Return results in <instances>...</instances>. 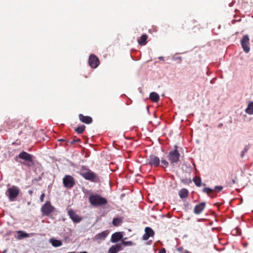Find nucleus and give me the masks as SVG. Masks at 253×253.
Returning a JSON list of instances; mask_svg holds the SVG:
<instances>
[{
	"label": "nucleus",
	"instance_id": "nucleus-24",
	"mask_svg": "<svg viewBox=\"0 0 253 253\" xmlns=\"http://www.w3.org/2000/svg\"><path fill=\"white\" fill-rule=\"evenodd\" d=\"M193 181L197 186L200 187L201 186L202 181L200 177L195 176L193 178Z\"/></svg>",
	"mask_w": 253,
	"mask_h": 253
},
{
	"label": "nucleus",
	"instance_id": "nucleus-19",
	"mask_svg": "<svg viewBox=\"0 0 253 253\" xmlns=\"http://www.w3.org/2000/svg\"><path fill=\"white\" fill-rule=\"evenodd\" d=\"M49 243L54 247H58L62 245V242L60 240H56L54 238L49 239Z\"/></svg>",
	"mask_w": 253,
	"mask_h": 253
},
{
	"label": "nucleus",
	"instance_id": "nucleus-3",
	"mask_svg": "<svg viewBox=\"0 0 253 253\" xmlns=\"http://www.w3.org/2000/svg\"><path fill=\"white\" fill-rule=\"evenodd\" d=\"M80 173L85 179L91 181L95 182L98 179L96 173L84 167H82L80 170Z\"/></svg>",
	"mask_w": 253,
	"mask_h": 253
},
{
	"label": "nucleus",
	"instance_id": "nucleus-36",
	"mask_svg": "<svg viewBox=\"0 0 253 253\" xmlns=\"http://www.w3.org/2000/svg\"><path fill=\"white\" fill-rule=\"evenodd\" d=\"M80 253H88L87 252L84 251V252H80Z\"/></svg>",
	"mask_w": 253,
	"mask_h": 253
},
{
	"label": "nucleus",
	"instance_id": "nucleus-10",
	"mask_svg": "<svg viewBox=\"0 0 253 253\" xmlns=\"http://www.w3.org/2000/svg\"><path fill=\"white\" fill-rule=\"evenodd\" d=\"M88 63L91 68H95L99 65V60L95 55L92 54L89 56Z\"/></svg>",
	"mask_w": 253,
	"mask_h": 253
},
{
	"label": "nucleus",
	"instance_id": "nucleus-22",
	"mask_svg": "<svg viewBox=\"0 0 253 253\" xmlns=\"http://www.w3.org/2000/svg\"><path fill=\"white\" fill-rule=\"evenodd\" d=\"M188 191L185 188L181 189L179 192V196L181 199L186 198L188 196Z\"/></svg>",
	"mask_w": 253,
	"mask_h": 253
},
{
	"label": "nucleus",
	"instance_id": "nucleus-4",
	"mask_svg": "<svg viewBox=\"0 0 253 253\" xmlns=\"http://www.w3.org/2000/svg\"><path fill=\"white\" fill-rule=\"evenodd\" d=\"M177 148L178 147L175 145L174 149L170 151L167 156V158L171 165L177 163L179 161L180 155L177 150Z\"/></svg>",
	"mask_w": 253,
	"mask_h": 253
},
{
	"label": "nucleus",
	"instance_id": "nucleus-34",
	"mask_svg": "<svg viewBox=\"0 0 253 253\" xmlns=\"http://www.w3.org/2000/svg\"><path fill=\"white\" fill-rule=\"evenodd\" d=\"M159 58L161 60H164V57H160Z\"/></svg>",
	"mask_w": 253,
	"mask_h": 253
},
{
	"label": "nucleus",
	"instance_id": "nucleus-7",
	"mask_svg": "<svg viewBox=\"0 0 253 253\" xmlns=\"http://www.w3.org/2000/svg\"><path fill=\"white\" fill-rule=\"evenodd\" d=\"M147 163L151 167H158L160 165V160L158 156L151 155L147 160Z\"/></svg>",
	"mask_w": 253,
	"mask_h": 253
},
{
	"label": "nucleus",
	"instance_id": "nucleus-28",
	"mask_svg": "<svg viewBox=\"0 0 253 253\" xmlns=\"http://www.w3.org/2000/svg\"><path fill=\"white\" fill-rule=\"evenodd\" d=\"M203 191L205 193H207L208 194H210L211 193H214L213 189H212L209 187H205L203 189Z\"/></svg>",
	"mask_w": 253,
	"mask_h": 253
},
{
	"label": "nucleus",
	"instance_id": "nucleus-8",
	"mask_svg": "<svg viewBox=\"0 0 253 253\" xmlns=\"http://www.w3.org/2000/svg\"><path fill=\"white\" fill-rule=\"evenodd\" d=\"M64 186L68 188H72L75 184L74 178L71 175H66L63 179Z\"/></svg>",
	"mask_w": 253,
	"mask_h": 253
},
{
	"label": "nucleus",
	"instance_id": "nucleus-17",
	"mask_svg": "<svg viewBox=\"0 0 253 253\" xmlns=\"http://www.w3.org/2000/svg\"><path fill=\"white\" fill-rule=\"evenodd\" d=\"M123 237V234L121 232H116L112 234L111 241L112 243H117L120 241Z\"/></svg>",
	"mask_w": 253,
	"mask_h": 253
},
{
	"label": "nucleus",
	"instance_id": "nucleus-20",
	"mask_svg": "<svg viewBox=\"0 0 253 253\" xmlns=\"http://www.w3.org/2000/svg\"><path fill=\"white\" fill-rule=\"evenodd\" d=\"M149 98L153 102H158L160 99L158 94L155 92H152L150 94Z\"/></svg>",
	"mask_w": 253,
	"mask_h": 253
},
{
	"label": "nucleus",
	"instance_id": "nucleus-12",
	"mask_svg": "<svg viewBox=\"0 0 253 253\" xmlns=\"http://www.w3.org/2000/svg\"><path fill=\"white\" fill-rule=\"evenodd\" d=\"M123 250L122 244H117L111 246L107 253H118L119 252Z\"/></svg>",
	"mask_w": 253,
	"mask_h": 253
},
{
	"label": "nucleus",
	"instance_id": "nucleus-15",
	"mask_svg": "<svg viewBox=\"0 0 253 253\" xmlns=\"http://www.w3.org/2000/svg\"><path fill=\"white\" fill-rule=\"evenodd\" d=\"M205 207L206 204L204 202L197 205L194 209V212L196 214L201 213L205 208Z\"/></svg>",
	"mask_w": 253,
	"mask_h": 253
},
{
	"label": "nucleus",
	"instance_id": "nucleus-14",
	"mask_svg": "<svg viewBox=\"0 0 253 253\" xmlns=\"http://www.w3.org/2000/svg\"><path fill=\"white\" fill-rule=\"evenodd\" d=\"M109 233V232L108 230L102 231V232L96 234L95 236L94 239L95 241L104 240L107 237Z\"/></svg>",
	"mask_w": 253,
	"mask_h": 253
},
{
	"label": "nucleus",
	"instance_id": "nucleus-2",
	"mask_svg": "<svg viewBox=\"0 0 253 253\" xmlns=\"http://www.w3.org/2000/svg\"><path fill=\"white\" fill-rule=\"evenodd\" d=\"M33 156L25 151H22L15 158V160L18 161V159L24 160V162L19 161L20 163L28 167H31L33 164Z\"/></svg>",
	"mask_w": 253,
	"mask_h": 253
},
{
	"label": "nucleus",
	"instance_id": "nucleus-23",
	"mask_svg": "<svg viewBox=\"0 0 253 253\" xmlns=\"http://www.w3.org/2000/svg\"><path fill=\"white\" fill-rule=\"evenodd\" d=\"M147 36L145 34L142 35L140 39L138 40V42L140 45H145L146 43Z\"/></svg>",
	"mask_w": 253,
	"mask_h": 253
},
{
	"label": "nucleus",
	"instance_id": "nucleus-5",
	"mask_svg": "<svg viewBox=\"0 0 253 253\" xmlns=\"http://www.w3.org/2000/svg\"><path fill=\"white\" fill-rule=\"evenodd\" d=\"M20 192L19 188L16 186H12V187L8 188L6 191V194L8 197L9 200L11 202H13L16 200V199Z\"/></svg>",
	"mask_w": 253,
	"mask_h": 253
},
{
	"label": "nucleus",
	"instance_id": "nucleus-33",
	"mask_svg": "<svg viewBox=\"0 0 253 253\" xmlns=\"http://www.w3.org/2000/svg\"><path fill=\"white\" fill-rule=\"evenodd\" d=\"M166 250L165 248H162L161 249L159 252H158V253H166Z\"/></svg>",
	"mask_w": 253,
	"mask_h": 253
},
{
	"label": "nucleus",
	"instance_id": "nucleus-32",
	"mask_svg": "<svg viewBox=\"0 0 253 253\" xmlns=\"http://www.w3.org/2000/svg\"><path fill=\"white\" fill-rule=\"evenodd\" d=\"M45 197V195L44 193L42 194V195L40 196V200L42 202L44 200V198Z\"/></svg>",
	"mask_w": 253,
	"mask_h": 253
},
{
	"label": "nucleus",
	"instance_id": "nucleus-6",
	"mask_svg": "<svg viewBox=\"0 0 253 253\" xmlns=\"http://www.w3.org/2000/svg\"><path fill=\"white\" fill-rule=\"evenodd\" d=\"M54 210V208L50 204L49 201H47L42 207L41 211L43 215L48 216Z\"/></svg>",
	"mask_w": 253,
	"mask_h": 253
},
{
	"label": "nucleus",
	"instance_id": "nucleus-21",
	"mask_svg": "<svg viewBox=\"0 0 253 253\" xmlns=\"http://www.w3.org/2000/svg\"><path fill=\"white\" fill-rule=\"evenodd\" d=\"M245 112L249 115H253V102H250L248 105Z\"/></svg>",
	"mask_w": 253,
	"mask_h": 253
},
{
	"label": "nucleus",
	"instance_id": "nucleus-13",
	"mask_svg": "<svg viewBox=\"0 0 253 253\" xmlns=\"http://www.w3.org/2000/svg\"><path fill=\"white\" fill-rule=\"evenodd\" d=\"M154 235V232L152 228L147 227L145 229V234L143 235L142 239L144 240H147L150 237Z\"/></svg>",
	"mask_w": 253,
	"mask_h": 253
},
{
	"label": "nucleus",
	"instance_id": "nucleus-27",
	"mask_svg": "<svg viewBox=\"0 0 253 253\" xmlns=\"http://www.w3.org/2000/svg\"><path fill=\"white\" fill-rule=\"evenodd\" d=\"M161 162L162 168H166L169 166V162L166 160L162 159Z\"/></svg>",
	"mask_w": 253,
	"mask_h": 253
},
{
	"label": "nucleus",
	"instance_id": "nucleus-35",
	"mask_svg": "<svg viewBox=\"0 0 253 253\" xmlns=\"http://www.w3.org/2000/svg\"><path fill=\"white\" fill-rule=\"evenodd\" d=\"M74 141H77V142H78V141H80V139H76V140H74Z\"/></svg>",
	"mask_w": 253,
	"mask_h": 253
},
{
	"label": "nucleus",
	"instance_id": "nucleus-16",
	"mask_svg": "<svg viewBox=\"0 0 253 253\" xmlns=\"http://www.w3.org/2000/svg\"><path fill=\"white\" fill-rule=\"evenodd\" d=\"M16 233L18 235H17V236H16L15 237L18 240H22L24 238H29L30 237V235H34L33 233H31V234H28V233H26L25 232L21 231V230L17 231L16 232Z\"/></svg>",
	"mask_w": 253,
	"mask_h": 253
},
{
	"label": "nucleus",
	"instance_id": "nucleus-30",
	"mask_svg": "<svg viewBox=\"0 0 253 253\" xmlns=\"http://www.w3.org/2000/svg\"><path fill=\"white\" fill-rule=\"evenodd\" d=\"M223 189V187L222 186H216L214 187V189H213L214 190V192H220L221 191H222V190Z\"/></svg>",
	"mask_w": 253,
	"mask_h": 253
},
{
	"label": "nucleus",
	"instance_id": "nucleus-26",
	"mask_svg": "<svg viewBox=\"0 0 253 253\" xmlns=\"http://www.w3.org/2000/svg\"><path fill=\"white\" fill-rule=\"evenodd\" d=\"M85 129V126L84 125H82L81 126H78L75 129L76 131L80 134L82 133Z\"/></svg>",
	"mask_w": 253,
	"mask_h": 253
},
{
	"label": "nucleus",
	"instance_id": "nucleus-25",
	"mask_svg": "<svg viewBox=\"0 0 253 253\" xmlns=\"http://www.w3.org/2000/svg\"><path fill=\"white\" fill-rule=\"evenodd\" d=\"M122 219L120 218H114L113 222H112L113 224L116 226H118L120 225L122 223Z\"/></svg>",
	"mask_w": 253,
	"mask_h": 253
},
{
	"label": "nucleus",
	"instance_id": "nucleus-1",
	"mask_svg": "<svg viewBox=\"0 0 253 253\" xmlns=\"http://www.w3.org/2000/svg\"><path fill=\"white\" fill-rule=\"evenodd\" d=\"M88 201L91 205L93 207H101L106 205L107 203V200L100 194H91L88 197Z\"/></svg>",
	"mask_w": 253,
	"mask_h": 253
},
{
	"label": "nucleus",
	"instance_id": "nucleus-9",
	"mask_svg": "<svg viewBox=\"0 0 253 253\" xmlns=\"http://www.w3.org/2000/svg\"><path fill=\"white\" fill-rule=\"evenodd\" d=\"M249 41V37L247 35L244 36L241 40V44L246 53H248L250 50Z\"/></svg>",
	"mask_w": 253,
	"mask_h": 253
},
{
	"label": "nucleus",
	"instance_id": "nucleus-18",
	"mask_svg": "<svg viewBox=\"0 0 253 253\" xmlns=\"http://www.w3.org/2000/svg\"><path fill=\"white\" fill-rule=\"evenodd\" d=\"M79 118L81 122L87 124H90L92 121V118L90 117L84 116L82 114L79 115Z\"/></svg>",
	"mask_w": 253,
	"mask_h": 253
},
{
	"label": "nucleus",
	"instance_id": "nucleus-31",
	"mask_svg": "<svg viewBox=\"0 0 253 253\" xmlns=\"http://www.w3.org/2000/svg\"><path fill=\"white\" fill-rule=\"evenodd\" d=\"M248 150V148L247 147H245L244 149V150L242 151L241 156L242 158H243L245 154L247 152Z\"/></svg>",
	"mask_w": 253,
	"mask_h": 253
},
{
	"label": "nucleus",
	"instance_id": "nucleus-29",
	"mask_svg": "<svg viewBox=\"0 0 253 253\" xmlns=\"http://www.w3.org/2000/svg\"><path fill=\"white\" fill-rule=\"evenodd\" d=\"M120 244H122V245L124 246H132L133 245V243L131 241H123L121 243H119Z\"/></svg>",
	"mask_w": 253,
	"mask_h": 253
},
{
	"label": "nucleus",
	"instance_id": "nucleus-11",
	"mask_svg": "<svg viewBox=\"0 0 253 253\" xmlns=\"http://www.w3.org/2000/svg\"><path fill=\"white\" fill-rule=\"evenodd\" d=\"M68 213L70 217L75 223H79L82 220V218L76 214L72 209H69L68 211Z\"/></svg>",
	"mask_w": 253,
	"mask_h": 253
}]
</instances>
